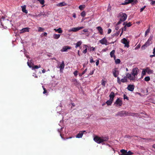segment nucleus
I'll use <instances>...</instances> for the list:
<instances>
[{
    "mask_svg": "<svg viewBox=\"0 0 155 155\" xmlns=\"http://www.w3.org/2000/svg\"><path fill=\"white\" fill-rule=\"evenodd\" d=\"M139 70L137 68H133L131 73H127L126 77L130 81H134L137 78V75Z\"/></svg>",
    "mask_w": 155,
    "mask_h": 155,
    "instance_id": "f257e3e1",
    "label": "nucleus"
},
{
    "mask_svg": "<svg viewBox=\"0 0 155 155\" xmlns=\"http://www.w3.org/2000/svg\"><path fill=\"white\" fill-rule=\"evenodd\" d=\"M108 139L109 138L107 136L99 137L96 136L94 138V140L98 143H102L104 141H107Z\"/></svg>",
    "mask_w": 155,
    "mask_h": 155,
    "instance_id": "f03ea898",
    "label": "nucleus"
},
{
    "mask_svg": "<svg viewBox=\"0 0 155 155\" xmlns=\"http://www.w3.org/2000/svg\"><path fill=\"white\" fill-rule=\"evenodd\" d=\"M152 37H151L148 39L147 42L141 47L142 50H144L146 48L149 46L152 43Z\"/></svg>",
    "mask_w": 155,
    "mask_h": 155,
    "instance_id": "7ed1b4c3",
    "label": "nucleus"
},
{
    "mask_svg": "<svg viewBox=\"0 0 155 155\" xmlns=\"http://www.w3.org/2000/svg\"><path fill=\"white\" fill-rule=\"evenodd\" d=\"M127 17V15L125 13L122 12L119 13L118 16V18H119L120 21H125Z\"/></svg>",
    "mask_w": 155,
    "mask_h": 155,
    "instance_id": "20e7f679",
    "label": "nucleus"
},
{
    "mask_svg": "<svg viewBox=\"0 0 155 155\" xmlns=\"http://www.w3.org/2000/svg\"><path fill=\"white\" fill-rule=\"evenodd\" d=\"M129 115L128 114V113L125 111H119L116 114L115 116H120V117H122L123 116H125L127 115Z\"/></svg>",
    "mask_w": 155,
    "mask_h": 155,
    "instance_id": "39448f33",
    "label": "nucleus"
},
{
    "mask_svg": "<svg viewBox=\"0 0 155 155\" xmlns=\"http://www.w3.org/2000/svg\"><path fill=\"white\" fill-rule=\"evenodd\" d=\"M84 28L83 27H78L75 28H72V29L69 30V32L70 31H73L74 32H76L81 29H82Z\"/></svg>",
    "mask_w": 155,
    "mask_h": 155,
    "instance_id": "423d86ee",
    "label": "nucleus"
},
{
    "mask_svg": "<svg viewBox=\"0 0 155 155\" xmlns=\"http://www.w3.org/2000/svg\"><path fill=\"white\" fill-rule=\"evenodd\" d=\"M121 41H122V43L125 45V47L127 48H128L129 47V42L127 41V40L126 38H124L121 40Z\"/></svg>",
    "mask_w": 155,
    "mask_h": 155,
    "instance_id": "0eeeda50",
    "label": "nucleus"
},
{
    "mask_svg": "<svg viewBox=\"0 0 155 155\" xmlns=\"http://www.w3.org/2000/svg\"><path fill=\"white\" fill-rule=\"evenodd\" d=\"M114 104H117L120 106H121L122 104V101L119 98H117Z\"/></svg>",
    "mask_w": 155,
    "mask_h": 155,
    "instance_id": "6e6552de",
    "label": "nucleus"
},
{
    "mask_svg": "<svg viewBox=\"0 0 155 155\" xmlns=\"http://www.w3.org/2000/svg\"><path fill=\"white\" fill-rule=\"evenodd\" d=\"M112 72L115 78L117 77L119 74V71L117 70L116 68H115L113 70Z\"/></svg>",
    "mask_w": 155,
    "mask_h": 155,
    "instance_id": "1a4fd4ad",
    "label": "nucleus"
},
{
    "mask_svg": "<svg viewBox=\"0 0 155 155\" xmlns=\"http://www.w3.org/2000/svg\"><path fill=\"white\" fill-rule=\"evenodd\" d=\"M86 131L85 130H84L83 131H80L78 134L76 136L77 138H81L83 136V135L84 132H85Z\"/></svg>",
    "mask_w": 155,
    "mask_h": 155,
    "instance_id": "9d476101",
    "label": "nucleus"
},
{
    "mask_svg": "<svg viewBox=\"0 0 155 155\" xmlns=\"http://www.w3.org/2000/svg\"><path fill=\"white\" fill-rule=\"evenodd\" d=\"M141 139L144 140L145 142H152L155 141V139L152 138H141Z\"/></svg>",
    "mask_w": 155,
    "mask_h": 155,
    "instance_id": "9b49d317",
    "label": "nucleus"
},
{
    "mask_svg": "<svg viewBox=\"0 0 155 155\" xmlns=\"http://www.w3.org/2000/svg\"><path fill=\"white\" fill-rule=\"evenodd\" d=\"M71 48V47L69 46L68 45L64 46L61 50V51H66L68 49H70Z\"/></svg>",
    "mask_w": 155,
    "mask_h": 155,
    "instance_id": "f8f14e48",
    "label": "nucleus"
},
{
    "mask_svg": "<svg viewBox=\"0 0 155 155\" xmlns=\"http://www.w3.org/2000/svg\"><path fill=\"white\" fill-rule=\"evenodd\" d=\"M30 30V28H25L22 29L21 30V32L20 33H23L25 32H29Z\"/></svg>",
    "mask_w": 155,
    "mask_h": 155,
    "instance_id": "ddd939ff",
    "label": "nucleus"
},
{
    "mask_svg": "<svg viewBox=\"0 0 155 155\" xmlns=\"http://www.w3.org/2000/svg\"><path fill=\"white\" fill-rule=\"evenodd\" d=\"M65 64L64 62L62 61L61 64H60L59 68H60V72H62L64 68Z\"/></svg>",
    "mask_w": 155,
    "mask_h": 155,
    "instance_id": "4468645a",
    "label": "nucleus"
},
{
    "mask_svg": "<svg viewBox=\"0 0 155 155\" xmlns=\"http://www.w3.org/2000/svg\"><path fill=\"white\" fill-rule=\"evenodd\" d=\"M127 89L131 91H133L134 89V86L133 85H128L127 87Z\"/></svg>",
    "mask_w": 155,
    "mask_h": 155,
    "instance_id": "2eb2a0df",
    "label": "nucleus"
},
{
    "mask_svg": "<svg viewBox=\"0 0 155 155\" xmlns=\"http://www.w3.org/2000/svg\"><path fill=\"white\" fill-rule=\"evenodd\" d=\"M115 95L114 92H111L109 95L110 99L113 101Z\"/></svg>",
    "mask_w": 155,
    "mask_h": 155,
    "instance_id": "dca6fc26",
    "label": "nucleus"
},
{
    "mask_svg": "<svg viewBox=\"0 0 155 155\" xmlns=\"http://www.w3.org/2000/svg\"><path fill=\"white\" fill-rule=\"evenodd\" d=\"M145 69L146 70V72L148 74H150L153 73V71L150 69L149 68L147 67Z\"/></svg>",
    "mask_w": 155,
    "mask_h": 155,
    "instance_id": "f3484780",
    "label": "nucleus"
},
{
    "mask_svg": "<svg viewBox=\"0 0 155 155\" xmlns=\"http://www.w3.org/2000/svg\"><path fill=\"white\" fill-rule=\"evenodd\" d=\"M100 43L103 45H107V40L105 38H104L101 40L100 41Z\"/></svg>",
    "mask_w": 155,
    "mask_h": 155,
    "instance_id": "a211bd4d",
    "label": "nucleus"
},
{
    "mask_svg": "<svg viewBox=\"0 0 155 155\" xmlns=\"http://www.w3.org/2000/svg\"><path fill=\"white\" fill-rule=\"evenodd\" d=\"M115 53V51L114 50H113L110 53V57L111 58H113L114 60L116 59V56L114 55V53Z\"/></svg>",
    "mask_w": 155,
    "mask_h": 155,
    "instance_id": "6ab92c4d",
    "label": "nucleus"
},
{
    "mask_svg": "<svg viewBox=\"0 0 155 155\" xmlns=\"http://www.w3.org/2000/svg\"><path fill=\"white\" fill-rule=\"evenodd\" d=\"M97 29L98 31L101 35L103 34V30L102 28L100 26H98L97 28Z\"/></svg>",
    "mask_w": 155,
    "mask_h": 155,
    "instance_id": "aec40b11",
    "label": "nucleus"
},
{
    "mask_svg": "<svg viewBox=\"0 0 155 155\" xmlns=\"http://www.w3.org/2000/svg\"><path fill=\"white\" fill-rule=\"evenodd\" d=\"M121 155H127V150L124 149H122L120 150Z\"/></svg>",
    "mask_w": 155,
    "mask_h": 155,
    "instance_id": "412c9836",
    "label": "nucleus"
},
{
    "mask_svg": "<svg viewBox=\"0 0 155 155\" xmlns=\"http://www.w3.org/2000/svg\"><path fill=\"white\" fill-rule=\"evenodd\" d=\"M21 8L22 11L23 12L27 14L28 13V11L26 9V6H22Z\"/></svg>",
    "mask_w": 155,
    "mask_h": 155,
    "instance_id": "4be33fe9",
    "label": "nucleus"
},
{
    "mask_svg": "<svg viewBox=\"0 0 155 155\" xmlns=\"http://www.w3.org/2000/svg\"><path fill=\"white\" fill-rule=\"evenodd\" d=\"M87 45H84L83 48H85V49L83 51V53L84 54H86L87 52V48L88 47Z\"/></svg>",
    "mask_w": 155,
    "mask_h": 155,
    "instance_id": "5701e85b",
    "label": "nucleus"
},
{
    "mask_svg": "<svg viewBox=\"0 0 155 155\" xmlns=\"http://www.w3.org/2000/svg\"><path fill=\"white\" fill-rule=\"evenodd\" d=\"M54 30L56 32H58L59 33H62L63 32V31L62 30L61 28H59L58 29H54Z\"/></svg>",
    "mask_w": 155,
    "mask_h": 155,
    "instance_id": "b1692460",
    "label": "nucleus"
},
{
    "mask_svg": "<svg viewBox=\"0 0 155 155\" xmlns=\"http://www.w3.org/2000/svg\"><path fill=\"white\" fill-rule=\"evenodd\" d=\"M113 101V100L110 99L109 100L107 101H106V103L107 104V105H111Z\"/></svg>",
    "mask_w": 155,
    "mask_h": 155,
    "instance_id": "393cba45",
    "label": "nucleus"
},
{
    "mask_svg": "<svg viewBox=\"0 0 155 155\" xmlns=\"http://www.w3.org/2000/svg\"><path fill=\"white\" fill-rule=\"evenodd\" d=\"M66 5V4L64 2H62L58 3L57 5V6L59 7H62V6H65Z\"/></svg>",
    "mask_w": 155,
    "mask_h": 155,
    "instance_id": "a878e982",
    "label": "nucleus"
},
{
    "mask_svg": "<svg viewBox=\"0 0 155 155\" xmlns=\"http://www.w3.org/2000/svg\"><path fill=\"white\" fill-rule=\"evenodd\" d=\"M82 42L81 41H78L75 44L76 46L75 47L77 48L78 47H79L81 45Z\"/></svg>",
    "mask_w": 155,
    "mask_h": 155,
    "instance_id": "bb28decb",
    "label": "nucleus"
},
{
    "mask_svg": "<svg viewBox=\"0 0 155 155\" xmlns=\"http://www.w3.org/2000/svg\"><path fill=\"white\" fill-rule=\"evenodd\" d=\"M60 35H61L60 34H54L53 38L55 39H58L60 37Z\"/></svg>",
    "mask_w": 155,
    "mask_h": 155,
    "instance_id": "cd10ccee",
    "label": "nucleus"
},
{
    "mask_svg": "<svg viewBox=\"0 0 155 155\" xmlns=\"http://www.w3.org/2000/svg\"><path fill=\"white\" fill-rule=\"evenodd\" d=\"M127 77H124V78H123V79H122L121 80V82H123V83H124V82H126L127 81Z\"/></svg>",
    "mask_w": 155,
    "mask_h": 155,
    "instance_id": "c85d7f7f",
    "label": "nucleus"
},
{
    "mask_svg": "<svg viewBox=\"0 0 155 155\" xmlns=\"http://www.w3.org/2000/svg\"><path fill=\"white\" fill-rule=\"evenodd\" d=\"M146 70L145 69H143L142 71V72L141 75L142 76V77L144 75H145L146 74Z\"/></svg>",
    "mask_w": 155,
    "mask_h": 155,
    "instance_id": "c756f323",
    "label": "nucleus"
},
{
    "mask_svg": "<svg viewBox=\"0 0 155 155\" xmlns=\"http://www.w3.org/2000/svg\"><path fill=\"white\" fill-rule=\"evenodd\" d=\"M121 29H122V32H121V33L120 34V36H121L122 34L123 31H126V30L127 27H126V25L124 26V27L123 28H122Z\"/></svg>",
    "mask_w": 155,
    "mask_h": 155,
    "instance_id": "7c9ffc66",
    "label": "nucleus"
},
{
    "mask_svg": "<svg viewBox=\"0 0 155 155\" xmlns=\"http://www.w3.org/2000/svg\"><path fill=\"white\" fill-rule=\"evenodd\" d=\"M87 69H86L81 73H79V75L80 76H81L82 75L84 74L87 71Z\"/></svg>",
    "mask_w": 155,
    "mask_h": 155,
    "instance_id": "2f4dec72",
    "label": "nucleus"
},
{
    "mask_svg": "<svg viewBox=\"0 0 155 155\" xmlns=\"http://www.w3.org/2000/svg\"><path fill=\"white\" fill-rule=\"evenodd\" d=\"M85 7V5H80L79 7V9L81 10H83Z\"/></svg>",
    "mask_w": 155,
    "mask_h": 155,
    "instance_id": "473e14b6",
    "label": "nucleus"
},
{
    "mask_svg": "<svg viewBox=\"0 0 155 155\" xmlns=\"http://www.w3.org/2000/svg\"><path fill=\"white\" fill-rule=\"evenodd\" d=\"M45 29L42 27H39L38 29V31L39 32H43L44 31Z\"/></svg>",
    "mask_w": 155,
    "mask_h": 155,
    "instance_id": "72a5a7b5",
    "label": "nucleus"
},
{
    "mask_svg": "<svg viewBox=\"0 0 155 155\" xmlns=\"http://www.w3.org/2000/svg\"><path fill=\"white\" fill-rule=\"evenodd\" d=\"M115 63L116 64H119L120 63V60L119 59H115Z\"/></svg>",
    "mask_w": 155,
    "mask_h": 155,
    "instance_id": "f704fd0d",
    "label": "nucleus"
},
{
    "mask_svg": "<svg viewBox=\"0 0 155 155\" xmlns=\"http://www.w3.org/2000/svg\"><path fill=\"white\" fill-rule=\"evenodd\" d=\"M150 80V78L149 76L146 77L144 78V80L146 81H149Z\"/></svg>",
    "mask_w": 155,
    "mask_h": 155,
    "instance_id": "c9c22d12",
    "label": "nucleus"
},
{
    "mask_svg": "<svg viewBox=\"0 0 155 155\" xmlns=\"http://www.w3.org/2000/svg\"><path fill=\"white\" fill-rule=\"evenodd\" d=\"M129 0H125L124 1V3H122L121 4L122 5H127L129 4V3H127L129 2Z\"/></svg>",
    "mask_w": 155,
    "mask_h": 155,
    "instance_id": "e433bc0d",
    "label": "nucleus"
},
{
    "mask_svg": "<svg viewBox=\"0 0 155 155\" xmlns=\"http://www.w3.org/2000/svg\"><path fill=\"white\" fill-rule=\"evenodd\" d=\"M37 1L42 5H44L45 3L44 0H37Z\"/></svg>",
    "mask_w": 155,
    "mask_h": 155,
    "instance_id": "4c0bfd02",
    "label": "nucleus"
},
{
    "mask_svg": "<svg viewBox=\"0 0 155 155\" xmlns=\"http://www.w3.org/2000/svg\"><path fill=\"white\" fill-rule=\"evenodd\" d=\"M137 0H129V2L127 3H132L133 2H136Z\"/></svg>",
    "mask_w": 155,
    "mask_h": 155,
    "instance_id": "58836bf2",
    "label": "nucleus"
},
{
    "mask_svg": "<svg viewBox=\"0 0 155 155\" xmlns=\"http://www.w3.org/2000/svg\"><path fill=\"white\" fill-rule=\"evenodd\" d=\"M81 15L83 17H84L86 15V13L84 11L82 12L81 13Z\"/></svg>",
    "mask_w": 155,
    "mask_h": 155,
    "instance_id": "ea45409f",
    "label": "nucleus"
},
{
    "mask_svg": "<svg viewBox=\"0 0 155 155\" xmlns=\"http://www.w3.org/2000/svg\"><path fill=\"white\" fill-rule=\"evenodd\" d=\"M41 67L40 65L39 64L38 65H35L33 67V68L34 69H38L39 68H40Z\"/></svg>",
    "mask_w": 155,
    "mask_h": 155,
    "instance_id": "a19ab883",
    "label": "nucleus"
},
{
    "mask_svg": "<svg viewBox=\"0 0 155 155\" xmlns=\"http://www.w3.org/2000/svg\"><path fill=\"white\" fill-rule=\"evenodd\" d=\"M105 84H106V81L102 80V82H101V84L102 85H103L104 87H105Z\"/></svg>",
    "mask_w": 155,
    "mask_h": 155,
    "instance_id": "79ce46f5",
    "label": "nucleus"
},
{
    "mask_svg": "<svg viewBox=\"0 0 155 155\" xmlns=\"http://www.w3.org/2000/svg\"><path fill=\"white\" fill-rule=\"evenodd\" d=\"M133 154V153L131 151L129 150L128 152H127V155H132Z\"/></svg>",
    "mask_w": 155,
    "mask_h": 155,
    "instance_id": "37998d69",
    "label": "nucleus"
},
{
    "mask_svg": "<svg viewBox=\"0 0 155 155\" xmlns=\"http://www.w3.org/2000/svg\"><path fill=\"white\" fill-rule=\"evenodd\" d=\"M111 10V7L110 6V4L108 7V8H107V10L108 12H110Z\"/></svg>",
    "mask_w": 155,
    "mask_h": 155,
    "instance_id": "c03bdc74",
    "label": "nucleus"
},
{
    "mask_svg": "<svg viewBox=\"0 0 155 155\" xmlns=\"http://www.w3.org/2000/svg\"><path fill=\"white\" fill-rule=\"evenodd\" d=\"M150 29L149 28L148 29H147L146 31L145 32V36H146L147 35V34L148 33H149V32L150 31Z\"/></svg>",
    "mask_w": 155,
    "mask_h": 155,
    "instance_id": "a18cd8bd",
    "label": "nucleus"
},
{
    "mask_svg": "<svg viewBox=\"0 0 155 155\" xmlns=\"http://www.w3.org/2000/svg\"><path fill=\"white\" fill-rule=\"evenodd\" d=\"M131 23L130 22H129L128 23H127L126 24V26H127V27H130L131 26Z\"/></svg>",
    "mask_w": 155,
    "mask_h": 155,
    "instance_id": "49530a36",
    "label": "nucleus"
},
{
    "mask_svg": "<svg viewBox=\"0 0 155 155\" xmlns=\"http://www.w3.org/2000/svg\"><path fill=\"white\" fill-rule=\"evenodd\" d=\"M42 87H43V90H44V91L43 92V93L44 94H45L47 92V91L46 90V89L43 86H42Z\"/></svg>",
    "mask_w": 155,
    "mask_h": 155,
    "instance_id": "de8ad7c7",
    "label": "nucleus"
},
{
    "mask_svg": "<svg viewBox=\"0 0 155 155\" xmlns=\"http://www.w3.org/2000/svg\"><path fill=\"white\" fill-rule=\"evenodd\" d=\"M124 99H126L127 100H129L128 97L125 94H124Z\"/></svg>",
    "mask_w": 155,
    "mask_h": 155,
    "instance_id": "09e8293b",
    "label": "nucleus"
},
{
    "mask_svg": "<svg viewBox=\"0 0 155 155\" xmlns=\"http://www.w3.org/2000/svg\"><path fill=\"white\" fill-rule=\"evenodd\" d=\"M78 71H76L74 72V74L75 76H76L78 75Z\"/></svg>",
    "mask_w": 155,
    "mask_h": 155,
    "instance_id": "8fccbe9b",
    "label": "nucleus"
},
{
    "mask_svg": "<svg viewBox=\"0 0 155 155\" xmlns=\"http://www.w3.org/2000/svg\"><path fill=\"white\" fill-rule=\"evenodd\" d=\"M117 82L119 84H121V81H120V79L118 77L117 78Z\"/></svg>",
    "mask_w": 155,
    "mask_h": 155,
    "instance_id": "3c124183",
    "label": "nucleus"
},
{
    "mask_svg": "<svg viewBox=\"0 0 155 155\" xmlns=\"http://www.w3.org/2000/svg\"><path fill=\"white\" fill-rule=\"evenodd\" d=\"M146 8V6H144L142 8H141L140 9V12H142L144 10V9L145 8Z\"/></svg>",
    "mask_w": 155,
    "mask_h": 155,
    "instance_id": "603ef678",
    "label": "nucleus"
},
{
    "mask_svg": "<svg viewBox=\"0 0 155 155\" xmlns=\"http://www.w3.org/2000/svg\"><path fill=\"white\" fill-rule=\"evenodd\" d=\"M90 62L91 63H93L94 62V61H93V58L92 57H91L90 58Z\"/></svg>",
    "mask_w": 155,
    "mask_h": 155,
    "instance_id": "864d4df0",
    "label": "nucleus"
},
{
    "mask_svg": "<svg viewBox=\"0 0 155 155\" xmlns=\"http://www.w3.org/2000/svg\"><path fill=\"white\" fill-rule=\"evenodd\" d=\"M96 48L94 47H91V50H92V51H94L95 50V49H96Z\"/></svg>",
    "mask_w": 155,
    "mask_h": 155,
    "instance_id": "5fc2aeb1",
    "label": "nucleus"
},
{
    "mask_svg": "<svg viewBox=\"0 0 155 155\" xmlns=\"http://www.w3.org/2000/svg\"><path fill=\"white\" fill-rule=\"evenodd\" d=\"M82 31L84 32H87L88 31V29H83Z\"/></svg>",
    "mask_w": 155,
    "mask_h": 155,
    "instance_id": "6e6d98bb",
    "label": "nucleus"
},
{
    "mask_svg": "<svg viewBox=\"0 0 155 155\" xmlns=\"http://www.w3.org/2000/svg\"><path fill=\"white\" fill-rule=\"evenodd\" d=\"M111 32V29H109L108 30V32H107V34H110Z\"/></svg>",
    "mask_w": 155,
    "mask_h": 155,
    "instance_id": "4d7b16f0",
    "label": "nucleus"
},
{
    "mask_svg": "<svg viewBox=\"0 0 155 155\" xmlns=\"http://www.w3.org/2000/svg\"><path fill=\"white\" fill-rule=\"evenodd\" d=\"M121 22H122V21H120V20L117 23L116 25H117L120 24L121 23Z\"/></svg>",
    "mask_w": 155,
    "mask_h": 155,
    "instance_id": "13d9d810",
    "label": "nucleus"
},
{
    "mask_svg": "<svg viewBox=\"0 0 155 155\" xmlns=\"http://www.w3.org/2000/svg\"><path fill=\"white\" fill-rule=\"evenodd\" d=\"M140 47V44H139L137 45V46L135 48V49H137L138 48H139Z\"/></svg>",
    "mask_w": 155,
    "mask_h": 155,
    "instance_id": "bf43d9fd",
    "label": "nucleus"
},
{
    "mask_svg": "<svg viewBox=\"0 0 155 155\" xmlns=\"http://www.w3.org/2000/svg\"><path fill=\"white\" fill-rule=\"evenodd\" d=\"M155 4V1H152L151 2V4L153 5Z\"/></svg>",
    "mask_w": 155,
    "mask_h": 155,
    "instance_id": "052dcab7",
    "label": "nucleus"
},
{
    "mask_svg": "<svg viewBox=\"0 0 155 155\" xmlns=\"http://www.w3.org/2000/svg\"><path fill=\"white\" fill-rule=\"evenodd\" d=\"M94 73V71H92L89 74L90 75H92Z\"/></svg>",
    "mask_w": 155,
    "mask_h": 155,
    "instance_id": "680f3d73",
    "label": "nucleus"
},
{
    "mask_svg": "<svg viewBox=\"0 0 155 155\" xmlns=\"http://www.w3.org/2000/svg\"><path fill=\"white\" fill-rule=\"evenodd\" d=\"M28 65L29 66V67L31 68V64L29 63V62H27Z\"/></svg>",
    "mask_w": 155,
    "mask_h": 155,
    "instance_id": "e2e57ef3",
    "label": "nucleus"
},
{
    "mask_svg": "<svg viewBox=\"0 0 155 155\" xmlns=\"http://www.w3.org/2000/svg\"><path fill=\"white\" fill-rule=\"evenodd\" d=\"M99 63V61L97 60L96 62V64L97 66H98Z\"/></svg>",
    "mask_w": 155,
    "mask_h": 155,
    "instance_id": "0e129e2a",
    "label": "nucleus"
},
{
    "mask_svg": "<svg viewBox=\"0 0 155 155\" xmlns=\"http://www.w3.org/2000/svg\"><path fill=\"white\" fill-rule=\"evenodd\" d=\"M47 33L46 32H44L43 33V35L44 36H46L47 35Z\"/></svg>",
    "mask_w": 155,
    "mask_h": 155,
    "instance_id": "69168bd1",
    "label": "nucleus"
},
{
    "mask_svg": "<svg viewBox=\"0 0 155 155\" xmlns=\"http://www.w3.org/2000/svg\"><path fill=\"white\" fill-rule=\"evenodd\" d=\"M73 17L74 18H76V15L75 13H73Z\"/></svg>",
    "mask_w": 155,
    "mask_h": 155,
    "instance_id": "338daca9",
    "label": "nucleus"
},
{
    "mask_svg": "<svg viewBox=\"0 0 155 155\" xmlns=\"http://www.w3.org/2000/svg\"><path fill=\"white\" fill-rule=\"evenodd\" d=\"M73 82H75L76 83H78V81H77V80L76 79H74L73 80Z\"/></svg>",
    "mask_w": 155,
    "mask_h": 155,
    "instance_id": "774afa93",
    "label": "nucleus"
}]
</instances>
